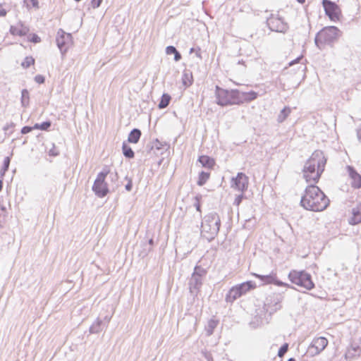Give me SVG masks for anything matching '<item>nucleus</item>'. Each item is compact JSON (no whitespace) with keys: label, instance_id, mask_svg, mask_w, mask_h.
Here are the masks:
<instances>
[{"label":"nucleus","instance_id":"f03ea898","mask_svg":"<svg viewBox=\"0 0 361 361\" xmlns=\"http://www.w3.org/2000/svg\"><path fill=\"white\" fill-rule=\"evenodd\" d=\"M326 158L321 150H315L306 161L303 169V177L307 182L316 183L324 171Z\"/></svg>","mask_w":361,"mask_h":361},{"label":"nucleus","instance_id":"3c124183","mask_svg":"<svg viewBox=\"0 0 361 361\" xmlns=\"http://www.w3.org/2000/svg\"><path fill=\"white\" fill-rule=\"evenodd\" d=\"M181 59V54L177 51L175 54H174V60L176 61H179L180 59Z\"/></svg>","mask_w":361,"mask_h":361},{"label":"nucleus","instance_id":"603ef678","mask_svg":"<svg viewBox=\"0 0 361 361\" xmlns=\"http://www.w3.org/2000/svg\"><path fill=\"white\" fill-rule=\"evenodd\" d=\"M30 4H32V6L33 7H35V8H38L39 7V6H38V4H39L38 0H30Z\"/></svg>","mask_w":361,"mask_h":361},{"label":"nucleus","instance_id":"13d9d810","mask_svg":"<svg viewBox=\"0 0 361 361\" xmlns=\"http://www.w3.org/2000/svg\"><path fill=\"white\" fill-rule=\"evenodd\" d=\"M6 171H4V168H1V171H0V175H1V178L4 176V174H5V173H6Z\"/></svg>","mask_w":361,"mask_h":361},{"label":"nucleus","instance_id":"39448f33","mask_svg":"<svg viewBox=\"0 0 361 361\" xmlns=\"http://www.w3.org/2000/svg\"><path fill=\"white\" fill-rule=\"evenodd\" d=\"M340 30L335 26L323 28L316 35L314 42L317 47L322 49L326 44L335 42L339 37Z\"/></svg>","mask_w":361,"mask_h":361},{"label":"nucleus","instance_id":"bf43d9fd","mask_svg":"<svg viewBox=\"0 0 361 361\" xmlns=\"http://www.w3.org/2000/svg\"><path fill=\"white\" fill-rule=\"evenodd\" d=\"M110 177L111 178V180H114L115 178L117 177V173H115L114 174V173H111L110 174Z\"/></svg>","mask_w":361,"mask_h":361},{"label":"nucleus","instance_id":"c85d7f7f","mask_svg":"<svg viewBox=\"0 0 361 361\" xmlns=\"http://www.w3.org/2000/svg\"><path fill=\"white\" fill-rule=\"evenodd\" d=\"M209 176H210V172H207V171H201L199 173L198 180L197 182V185L200 186L204 185L207 183L208 179L209 178Z\"/></svg>","mask_w":361,"mask_h":361},{"label":"nucleus","instance_id":"49530a36","mask_svg":"<svg viewBox=\"0 0 361 361\" xmlns=\"http://www.w3.org/2000/svg\"><path fill=\"white\" fill-rule=\"evenodd\" d=\"M35 80L36 82L39 83V84H42L44 82V77L41 75H37L35 76Z\"/></svg>","mask_w":361,"mask_h":361},{"label":"nucleus","instance_id":"2eb2a0df","mask_svg":"<svg viewBox=\"0 0 361 361\" xmlns=\"http://www.w3.org/2000/svg\"><path fill=\"white\" fill-rule=\"evenodd\" d=\"M361 355V340L352 342L350 346L348 348L345 353L347 358L358 357Z\"/></svg>","mask_w":361,"mask_h":361},{"label":"nucleus","instance_id":"7ed1b4c3","mask_svg":"<svg viewBox=\"0 0 361 361\" xmlns=\"http://www.w3.org/2000/svg\"><path fill=\"white\" fill-rule=\"evenodd\" d=\"M221 226V219L216 212H211L204 216L201 224V235L212 241L217 235Z\"/></svg>","mask_w":361,"mask_h":361},{"label":"nucleus","instance_id":"393cba45","mask_svg":"<svg viewBox=\"0 0 361 361\" xmlns=\"http://www.w3.org/2000/svg\"><path fill=\"white\" fill-rule=\"evenodd\" d=\"M238 286L240 288L241 293L245 295L250 290L255 289L256 288L255 283L248 281L240 284H238Z\"/></svg>","mask_w":361,"mask_h":361},{"label":"nucleus","instance_id":"7c9ffc66","mask_svg":"<svg viewBox=\"0 0 361 361\" xmlns=\"http://www.w3.org/2000/svg\"><path fill=\"white\" fill-rule=\"evenodd\" d=\"M171 99V96L169 94H163L161 98V101L158 104L159 109H164L167 107Z\"/></svg>","mask_w":361,"mask_h":361},{"label":"nucleus","instance_id":"864d4df0","mask_svg":"<svg viewBox=\"0 0 361 361\" xmlns=\"http://www.w3.org/2000/svg\"><path fill=\"white\" fill-rule=\"evenodd\" d=\"M357 135L359 140H361V125L357 130Z\"/></svg>","mask_w":361,"mask_h":361},{"label":"nucleus","instance_id":"412c9836","mask_svg":"<svg viewBox=\"0 0 361 361\" xmlns=\"http://www.w3.org/2000/svg\"><path fill=\"white\" fill-rule=\"evenodd\" d=\"M181 80L182 84L185 89L190 87L192 84L193 76L190 69H184Z\"/></svg>","mask_w":361,"mask_h":361},{"label":"nucleus","instance_id":"a878e982","mask_svg":"<svg viewBox=\"0 0 361 361\" xmlns=\"http://www.w3.org/2000/svg\"><path fill=\"white\" fill-rule=\"evenodd\" d=\"M103 321L100 319H97V320L90 326V334H98L102 330Z\"/></svg>","mask_w":361,"mask_h":361},{"label":"nucleus","instance_id":"0e129e2a","mask_svg":"<svg viewBox=\"0 0 361 361\" xmlns=\"http://www.w3.org/2000/svg\"><path fill=\"white\" fill-rule=\"evenodd\" d=\"M288 361H295V358L291 357V358H289V359L288 360Z\"/></svg>","mask_w":361,"mask_h":361},{"label":"nucleus","instance_id":"5fc2aeb1","mask_svg":"<svg viewBox=\"0 0 361 361\" xmlns=\"http://www.w3.org/2000/svg\"><path fill=\"white\" fill-rule=\"evenodd\" d=\"M6 14V11L4 8L0 6V17L5 16Z\"/></svg>","mask_w":361,"mask_h":361},{"label":"nucleus","instance_id":"1a4fd4ad","mask_svg":"<svg viewBox=\"0 0 361 361\" xmlns=\"http://www.w3.org/2000/svg\"><path fill=\"white\" fill-rule=\"evenodd\" d=\"M267 25L271 31L276 32L285 33L288 29V24L279 14H271L267 19Z\"/></svg>","mask_w":361,"mask_h":361},{"label":"nucleus","instance_id":"c756f323","mask_svg":"<svg viewBox=\"0 0 361 361\" xmlns=\"http://www.w3.org/2000/svg\"><path fill=\"white\" fill-rule=\"evenodd\" d=\"M291 112V109L290 107L288 106H286L284 107L279 113V116H278V118H277V121L279 123H282L283 122L286 118L289 116V114H290Z\"/></svg>","mask_w":361,"mask_h":361},{"label":"nucleus","instance_id":"69168bd1","mask_svg":"<svg viewBox=\"0 0 361 361\" xmlns=\"http://www.w3.org/2000/svg\"><path fill=\"white\" fill-rule=\"evenodd\" d=\"M75 1L78 2V1H80L81 0H75Z\"/></svg>","mask_w":361,"mask_h":361},{"label":"nucleus","instance_id":"a19ab883","mask_svg":"<svg viewBox=\"0 0 361 361\" xmlns=\"http://www.w3.org/2000/svg\"><path fill=\"white\" fill-rule=\"evenodd\" d=\"M10 162H11V157H5V159L4 160L3 166H2V168H4V171L8 170Z\"/></svg>","mask_w":361,"mask_h":361},{"label":"nucleus","instance_id":"5701e85b","mask_svg":"<svg viewBox=\"0 0 361 361\" xmlns=\"http://www.w3.org/2000/svg\"><path fill=\"white\" fill-rule=\"evenodd\" d=\"M352 225H355L361 223V204L353 209V216L349 221Z\"/></svg>","mask_w":361,"mask_h":361},{"label":"nucleus","instance_id":"f8f14e48","mask_svg":"<svg viewBox=\"0 0 361 361\" xmlns=\"http://www.w3.org/2000/svg\"><path fill=\"white\" fill-rule=\"evenodd\" d=\"M322 4L326 16H328L331 20H338L341 11L339 7L334 2L330 0H323Z\"/></svg>","mask_w":361,"mask_h":361},{"label":"nucleus","instance_id":"09e8293b","mask_svg":"<svg viewBox=\"0 0 361 361\" xmlns=\"http://www.w3.org/2000/svg\"><path fill=\"white\" fill-rule=\"evenodd\" d=\"M34 129L33 127H30V126H24L22 129H21V133L22 134H27L30 132L32 131V130Z\"/></svg>","mask_w":361,"mask_h":361},{"label":"nucleus","instance_id":"f3484780","mask_svg":"<svg viewBox=\"0 0 361 361\" xmlns=\"http://www.w3.org/2000/svg\"><path fill=\"white\" fill-rule=\"evenodd\" d=\"M29 31V27L23 25L22 23H19L15 26H11L10 28V32L12 35L20 37L27 35Z\"/></svg>","mask_w":361,"mask_h":361},{"label":"nucleus","instance_id":"473e14b6","mask_svg":"<svg viewBox=\"0 0 361 361\" xmlns=\"http://www.w3.org/2000/svg\"><path fill=\"white\" fill-rule=\"evenodd\" d=\"M30 95L29 92L26 89H23L21 91V104L22 106L25 107L29 104Z\"/></svg>","mask_w":361,"mask_h":361},{"label":"nucleus","instance_id":"cd10ccee","mask_svg":"<svg viewBox=\"0 0 361 361\" xmlns=\"http://www.w3.org/2000/svg\"><path fill=\"white\" fill-rule=\"evenodd\" d=\"M122 151L123 155L128 159H133L135 157V153L132 148L126 142L122 145Z\"/></svg>","mask_w":361,"mask_h":361},{"label":"nucleus","instance_id":"6ab92c4d","mask_svg":"<svg viewBox=\"0 0 361 361\" xmlns=\"http://www.w3.org/2000/svg\"><path fill=\"white\" fill-rule=\"evenodd\" d=\"M202 280L203 277L192 274L189 282L190 290L192 293L195 290H198L200 288L202 284Z\"/></svg>","mask_w":361,"mask_h":361},{"label":"nucleus","instance_id":"423d86ee","mask_svg":"<svg viewBox=\"0 0 361 361\" xmlns=\"http://www.w3.org/2000/svg\"><path fill=\"white\" fill-rule=\"evenodd\" d=\"M109 173V169L106 166L103 168V170L97 174L94 180L92 190L98 197H104L109 192L107 183L105 181L106 176Z\"/></svg>","mask_w":361,"mask_h":361},{"label":"nucleus","instance_id":"4be33fe9","mask_svg":"<svg viewBox=\"0 0 361 361\" xmlns=\"http://www.w3.org/2000/svg\"><path fill=\"white\" fill-rule=\"evenodd\" d=\"M198 161L202 164L203 167L209 169H212L215 164L214 159L207 155L200 156L198 158Z\"/></svg>","mask_w":361,"mask_h":361},{"label":"nucleus","instance_id":"20e7f679","mask_svg":"<svg viewBox=\"0 0 361 361\" xmlns=\"http://www.w3.org/2000/svg\"><path fill=\"white\" fill-rule=\"evenodd\" d=\"M215 95L216 97V104L225 106L234 104H240L239 97V90H228L216 86Z\"/></svg>","mask_w":361,"mask_h":361},{"label":"nucleus","instance_id":"4468645a","mask_svg":"<svg viewBox=\"0 0 361 361\" xmlns=\"http://www.w3.org/2000/svg\"><path fill=\"white\" fill-rule=\"evenodd\" d=\"M254 276L259 279L265 283V284H269V283H274L279 286H287L286 283H283L282 281H278L276 279V274L274 273L273 271L267 275H261L257 274H254Z\"/></svg>","mask_w":361,"mask_h":361},{"label":"nucleus","instance_id":"b1692460","mask_svg":"<svg viewBox=\"0 0 361 361\" xmlns=\"http://www.w3.org/2000/svg\"><path fill=\"white\" fill-rule=\"evenodd\" d=\"M142 135L141 130L138 128L133 129L128 137V142L130 143L136 144L139 142Z\"/></svg>","mask_w":361,"mask_h":361},{"label":"nucleus","instance_id":"2f4dec72","mask_svg":"<svg viewBox=\"0 0 361 361\" xmlns=\"http://www.w3.org/2000/svg\"><path fill=\"white\" fill-rule=\"evenodd\" d=\"M302 60V56H298L296 59H291L286 58L285 61L281 63V66H283V68H288L289 66H294L295 64L299 63L300 61Z\"/></svg>","mask_w":361,"mask_h":361},{"label":"nucleus","instance_id":"f257e3e1","mask_svg":"<svg viewBox=\"0 0 361 361\" xmlns=\"http://www.w3.org/2000/svg\"><path fill=\"white\" fill-rule=\"evenodd\" d=\"M329 204L326 195L314 184L310 185L305 189L300 200V205L307 210L321 212Z\"/></svg>","mask_w":361,"mask_h":361},{"label":"nucleus","instance_id":"052dcab7","mask_svg":"<svg viewBox=\"0 0 361 361\" xmlns=\"http://www.w3.org/2000/svg\"><path fill=\"white\" fill-rule=\"evenodd\" d=\"M195 207H196V209L198 212H201V210H200V204L199 203L195 204Z\"/></svg>","mask_w":361,"mask_h":361},{"label":"nucleus","instance_id":"4c0bfd02","mask_svg":"<svg viewBox=\"0 0 361 361\" xmlns=\"http://www.w3.org/2000/svg\"><path fill=\"white\" fill-rule=\"evenodd\" d=\"M288 350V344L284 343L279 348V350L278 351V356L280 357H283L284 355L287 353Z\"/></svg>","mask_w":361,"mask_h":361},{"label":"nucleus","instance_id":"8fccbe9b","mask_svg":"<svg viewBox=\"0 0 361 361\" xmlns=\"http://www.w3.org/2000/svg\"><path fill=\"white\" fill-rule=\"evenodd\" d=\"M126 188V190L127 191H130L132 190V188H133V183H132V180L130 178L128 179V183L125 186Z\"/></svg>","mask_w":361,"mask_h":361},{"label":"nucleus","instance_id":"e2e57ef3","mask_svg":"<svg viewBox=\"0 0 361 361\" xmlns=\"http://www.w3.org/2000/svg\"><path fill=\"white\" fill-rule=\"evenodd\" d=\"M298 2H299L300 4H303L305 3V0H297Z\"/></svg>","mask_w":361,"mask_h":361},{"label":"nucleus","instance_id":"79ce46f5","mask_svg":"<svg viewBox=\"0 0 361 361\" xmlns=\"http://www.w3.org/2000/svg\"><path fill=\"white\" fill-rule=\"evenodd\" d=\"M243 198H244L243 192H241V194L236 196L233 204L236 206L240 205V204L242 202Z\"/></svg>","mask_w":361,"mask_h":361},{"label":"nucleus","instance_id":"de8ad7c7","mask_svg":"<svg viewBox=\"0 0 361 361\" xmlns=\"http://www.w3.org/2000/svg\"><path fill=\"white\" fill-rule=\"evenodd\" d=\"M148 244H149V247L145 249L146 251L145 255H147V253L152 250V246L154 245V240L152 238L149 239L148 241Z\"/></svg>","mask_w":361,"mask_h":361},{"label":"nucleus","instance_id":"58836bf2","mask_svg":"<svg viewBox=\"0 0 361 361\" xmlns=\"http://www.w3.org/2000/svg\"><path fill=\"white\" fill-rule=\"evenodd\" d=\"M28 41L33 42V43H38L41 41L40 37L35 33L30 34L27 36Z\"/></svg>","mask_w":361,"mask_h":361},{"label":"nucleus","instance_id":"37998d69","mask_svg":"<svg viewBox=\"0 0 361 361\" xmlns=\"http://www.w3.org/2000/svg\"><path fill=\"white\" fill-rule=\"evenodd\" d=\"M177 51V49L173 46H168L166 48V53L168 55L174 54Z\"/></svg>","mask_w":361,"mask_h":361},{"label":"nucleus","instance_id":"72a5a7b5","mask_svg":"<svg viewBox=\"0 0 361 361\" xmlns=\"http://www.w3.org/2000/svg\"><path fill=\"white\" fill-rule=\"evenodd\" d=\"M51 126L50 121L42 122V123H35L33 126L34 129H38L41 130H47Z\"/></svg>","mask_w":361,"mask_h":361},{"label":"nucleus","instance_id":"9b49d317","mask_svg":"<svg viewBox=\"0 0 361 361\" xmlns=\"http://www.w3.org/2000/svg\"><path fill=\"white\" fill-rule=\"evenodd\" d=\"M249 180L248 177L243 173L239 172L235 178L231 180V188L244 192L248 188Z\"/></svg>","mask_w":361,"mask_h":361},{"label":"nucleus","instance_id":"f704fd0d","mask_svg":"<svg viewBox=\"0 0 361 361\" xmlns=\"http://www.w3.org/2000/svg\"><path fill=\"white\" fill-rule=\"evenodd\" d=\"M164 147H166L165 149H167L168 146L166 142H161L158 139H156L153 142L152 145L151 147V149H157L160 150L162 149Z\"/></svg>","mask_w":361,"mask_h":361},{"label":"nucleus","instance_id":"aec40b11","mask_svg":"<svg viewBox=\"0 0 361 361\" xmlns=\"http://www.w3.org/2000/svg\"><path fill=\"white\" fill-rule=\"evenodd\" d=\"M258 96V94L254 91L250 92H240L239 91V97L240 101V104L243 102H250L254 99H255Z\"/></svg>","mask_w":361,"mask_h":361},{"label":"nucleus","instance_id":"a211bd4d","mask_svg":"<svg viewBox=\"0 0 361 361\" xmlns=\"http://www.w3.org/2000/svg\"><path fill=\"white\" fill-rule=\"evenodd\" d=\"M243 294L241 293L240 288L237 286L232 287L228 293L226 295V301L227 302H233L235 300L241 297Z\"/></svg>","mask_w":361,"mask_h":361},{"label":"nucleus","instance_id":"c9c22d12","mask_svg":"<svg viewBox=\"0 0 361 361\" xmlns=\"http://www.w3.org/2000/svg\"><path fill=\"white\" fill-rule=\"evenodd\" d=\"M207 274V271L205 269L202 268L200 266H196L194 269V271L192 274L199 276L200 277H204Z\"/></svg>","mask_w":361,"mask_h":361},{"label":"nucleus","instance_id":"bb28decb","mask_svg":"<svg viewBox=\"0 0 361 361\" xmlns=\"http://www.w3.org/2000/svg\"><path fill=\"white\" fill-rule=\"evenodd\" d=\"M219 322L217 320L211 319L208 321L207 324L205 326V331L207 332V336H211L214 330L216 328Z\"/></svg>","mask_w":361,"mask_h":361},{"label":"nucleus","instance_id":"4d7b16f0","mask_svg":"<svg viewBox=\"0 0 361 361\" xmlns=\"http://www.w3.org/2000/svg\"><path fill=\"white\" fill-rule=\"evenodd\" d=\"M110 320H111V317H109L108 316H106V317H104V321H105V322H106V325L109 324V322H110Z\"/></svg>","mask_w":361,"mask_h":361},{"label":"nucleus","instance_id":"c03bdc74","mask_svg":"<svg viewBox=\"0 0 361 361\" xmlns=\"http://www.w3.org/2000/svg\"><path fill=\"white\" fill-rule=\"evenodd\" d=\"M202 355L207 360V361H213V357L212 354L208 351H202Z\"/></svg>","mask_w":361,"mask_h":361},{"label":"nucleus","instance_id":"6e6d98bb","mask_svg":"<svg viewBox=\"0 0 361 361\" xmlns=\"http://www.w3.org/2000/svg\"><path fill=\"white\" fill-rule=\"evenodd\" d=\"M13 126V123H11V124H6V125L4 127L3 130H4V131H7L10 128H12Z\"/></svg>","mask_w":361,"mask_h":361},{"label":"nucleus","instance_id":"9d476101","mask_svg":"<svg viewBox=\"0 0 361 361\" xmlns=\"http://www.w3.org/2000/svg\"><path fill=\"white\" fill-rule=\"evenodd\" d=\"M56 44L62 54L66 52L72 43V36L60 29L57 32Z\"/></svg>","mask_w":361,"mask_h":361},{"label":"nucleus","instance_id":"ea45409f","mask_svg":"<svg viewBox=\"0 0 361 361\" xmlns=\"http://www.w3.org/2000/svg\"><path fill=\"white\" fill-rule=\"evenodd\" d=\"M195 54V56L198 58H201V50L199 47H192L190 49V54Z\"/></svg>","mask_w":361,"mask_h":361},{"label":"nucleus","instance_id":"ddd939ff","mask_svg":"<svg viewBox=\"0 0 361 361\" xmlns=\"http://www.w3.org/2000/svg\"><path fill=\"white\" fill-rule=\"evenodd\" d=\"M328 343V340L325 337L315 338L311 343L310 350H312L313 355H318L326 348Z\"/></svg>","mask_w":361,"mask_h":361},{"label":"nucleus","instance_id":"e433bc0d","mask_svg":"<svg viewBox=\"0 0 361 361\" xmlns=\"http://www.w3.org/2000/svg\"><path fill=\"white\" fill-rule=\"evenodd\" d=\"M35 59L32 56H26L23 61L21 63V66L24 68H29L34 65Z\"/></svg>","mask_w":361,"mask_h":361},{"label":"nucleus","instance_id":"a18cd8bd","mask_svg":"<svg viewBox=\"0 0 361 361\" xmlns=\"http://www.w3.org/2000/svg\"><path fill=\"white\" fill-rule=\"evenodd\" d=\"M103 0H92L91 4L92 8H97L100 6L101 4L102 3Z\"/></svg>","mask_w":361,"mask_h":361},{"label":"nucleus","instance_id":"0eeeda50","mask_svg":"<svg viewBox=\"0 0 361 361\" xmlns=\"http://www.w3.org/2000/svg\"><path fill=\"white\" fill-rule=\"evenodd\" d=\"M288 279L293 283L307 290H311L314 287L311 275L305 271L293 270L289 273Z\"/></svg>","mask_w":361,"mask_h":361},{"label":"nucleus","instance_id":"dca6fc26","mask_svg":"<svg viewBox=\"0 0 361 361\" xmlns=\"http://www.w3.org/2000/svg\"><path fill=\"white\" fill-rule=\"evenodd\" d=\"M349 176L352 179L351 185L354 188H361V176L352 166H348Z\"/></svg>","mask_w":361,"mask_h":361},{"label":"nucleus","instance_id":"6e6552de","mask_svg":"<svg viewBox=\"0 0 361 361\" xmlns=\"http://www.w3.org/2000/svg\"><path fill=\"white\" fill-rule=\"evenodd\" d=\"M283 297L280 293H272L269 295L264 303V309L269 314H272L281 310L282 307L281 302Z\"/></svg>","mask_w":361,"mask_h":361},{"label":"nucleus","instance_id":"680f3d73","mask_svg":"<svg viewBox=\"0 0 361 361\" xmlns=\"http://www.w3.org/2000/svg\"><path fill=\"white\" fill-rule=\"evenodd\" d=\"M2 188H3V180H0V191H1Z\"/></svg>","mask_w":361,"mask_h":361}]
</instances>
